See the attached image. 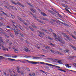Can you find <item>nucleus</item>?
<instances>
[{
  "instance_id": "nucleus-1",
  "label": "nucleus",
  "mask_w": 76,
  "mask_h": 76,
  "mask_svg": "<svg viewBox=\"0 0 76 76\" xmlns=\"http://www.w3.org/2000/svg\"><path fill=\"white\" fill-rule=\"evenodd\" d=\"M55 38H54V39H55L56 41H59L60 42L63 43V44H66V42L63 41V40H61L59 37L56 36V34H55Z\"/></svg>"
},
{
  "instance_id": "nucleus-2",
  "label": "nucleus",
  "mask_w": 76,
  "mask_h": 76,
  "mask_svg": "<svg viewBox=\"0 0 76 76\" xmlns=\"http://www.w3.org/2000/svg\"><path fill=\"white\" fill-rule=\"evenodd\" d=\"M24 60V61H28V63H31V64H39V63H40V64H44V63L41 62H35V61H29L28 60Z\"/></svg>"
},
{
  "instance_id": "nucleus-3",
  "label": "nucleus",
  "mask_w": 76,
  "mask_h": 76,
  "mask_svg": "<svg viewBox=\"0 0 76 76\" xmlns=\"http://www.w3.org/2000/svg\"><path fill=\"white\" fill-rule=\"evenodd\" d=\"M62 34L64 36V37H66V38H67L69 41H71V40H72V39H70V38L69 37V36H67V35L66 34H65L64 33H62Z\"/></svg>"
},
{
  "instance_id": "nucleus-4",
  "label": "nucleus",
  "mask_w": 76,
  "mask_h": 76,
  "mask_svg": "<svg viewBox=\"0 0 76 76\" xmlns=\"http://www.w3.org/2000/svg\"><path fill=\"white\" fill-rule=\"evenodd\" d=\"M17 18H18V19H19V20H20V21H21L22 22H23V23H26L25 22V21H24L23 20H22V18H21L19 17V16H18Z\"/></svg>"
},
{
  "instance_id": "nucleus-5",
  "label": "nucleus",
  "mask_w": 76,
  "mask_h": 76,
  "mask_svg": "<svg viewBox=\"0 0 76 76\" xmlns=\"http://www.w3.org/2000/svg\"><path fill=\"white\" fill-rule=\"evenodd\" d=\"M32 57L33 58V59H36V60H38L39 59L41 58L40 57H38L32 56Z\"/></svg>"
},
{
  "instance_id": "nucleus-6",
  "label": "nucleus",
  "mask_w": 76,
  "mask_h": 76,
  "mask_svg": "<svg viewBox=\"0 0 76 76\" xmlns=\"http://www.w3.org/2000/svg\"><path fill=\"white\" fill-rule=\"evenodd\" d=\"M7 59V60H8V61H16V60L15 59L10 58H8Z\"/></svg>"
},
{
  "instance_id": "nucleus-7",
  "label": "nucleus",
  "mask_w": 76,
  "mask_h": 76,
  "mask_svg": "<svg viewBox=\"0 0 76 76\" xmlns=\"http://www.w3.org/2000/svg\"><path fill=\"white\" fill-rule=\"evenodd\" d=\"M57 63H59V64H63V63L61 62V60H59L58 61Z\"/></svg>"
},
{
  "instance_id": "nucleus-8",
  "label": "nucleus",
  "mask_w": 76,
  "mask_h": 76,
  "mask_svg": "<svg viewBox=\"0 0 76 76\" xmlns=\"http://www.w3.org/2000/svg\"><path fill=\"white\" fill-rule=\"evenodd\" d=\"M32 11V12H33V13H35V12H36V11L34 9H30Z\"/></svg>"
},
{
  "instance_id": "nucleus-9",
  "label": "nucleus",
  "mask_w": 76,
  "mask_h": 76,
  "mask_svg": "<svg viewBox=\"0 0 76 76\" xmlns=\"http://www.w3.org/2000/svg\"><path fill=\"white\" fill-rule=\"evenodd\" d=\"M14 32L15 33V35H18V34H19V32L18 31H16V30L14 31Z\"/></svg>"
},
{
  "instance_id": "nucleus-10",
  "label": "nucleus",
  "mask_w": 76,
  "mask_h": 76,
  "mask_svg": "<svg viewBox=\"0 0 76 76\" xmlns=\"http://www.w3.org/2000/svg\"><path fill=\"white\" fill-rule=\"evenodd\" d=\"M41 15H43V16H47V15H46V14H45V13L43 12H41Z\"/></svg>"
},
{
  "instance_id": "nucleus-11",
  "label": "nucleus",
  "mask_w": 76,
  "mask_h": 76,
  "mask_svg": "<svg viewBox=\"0 0 76 76\" xmlns=\"http://www.w3.org/2000/svg\"><path fill=\"white\" fill-rule=\"evenodd\" d=\"M47 65H48V66H52V67H56V65H54L52 64H46Z\"/></svg>"
},
{
  "instance_id": "nucleus-12",
  "label": "nucleus",
  "mask_w": 76,
  "mask_h": 76,
  "mask_svg": "<svg viewBox=\"0 0 76 76\" xmlns=\"http://www.w3.org/2000/svg\"><path fill=\"white\" fill-rule=\"evenodd\" d=\"M9 34H10V37H12V38H13L14 37V36H13V34H12V33L10 32L9 33Z\"/></svg>"
},
{
  "instance_id": "nucleus-13",
  "label": "nucleus",
  "mask_w": 76,
  "mask_h": 76,
  "mask_svg": "<svg viewBox=\"0 0 76 76\" xmlns=\"http://www.w3.org/2000/svg\"><path fill=\"white\" fill-rule=\"evenodd\" d=\"M17 72L18 73H20V72L19 71V67H18L17 69Z\"/></svg>"
},
{
  "instance_id": "nucleus-14",
  "label": "nucleus",
  "mask_w": 76,
  "mask_h": 76,
  "mask_svg": "<svg viewBox=\"0 0 76 76\" xmlns=\"http://www.w3.org/2000/svg\"><path fill=\"white\" fill-rule=\"evenodd\" d=\"M69 50L68 49H66L64 50V53H69Z\"/></svg>"
},
{
  "instance_id": "nucleus-15",
  "label": "nucleus",
  "mask_w": 76,
  "mask_h": 76,
  "mask_svg": "<svg viewBox=\"0 0 76 76\" xmlns=\"http://www.w3.org/2000/svg\"><path fill=\"white\" fill-rule=\"evenodd\" d=\"M12 4H15V5H17L18 4V3H16L15 2V1H12Z\"/></svg>"
},
{
  "instance_id": "nucleus-16",
  "label": "nucleus",
  "mask_w": 76,
  "mask_h": 76,
  "mask_svg": "<svg viewBox=\"0 0 76 76\" xmlns=\"http://www.w3.org/2000/svg\"><path fill=\"white\" fill-rule=\"evenodd\" d=\"M29 28H30V29H31V31H34L35 32V31H34V29H33V28H32V27H31L29 26Z\"/></svg>"
},
{
  "instance_id": "nucleus-17",
  "label": "nucleus",
  "mask_w": 76,
  "mask_h": 76,
  "mask_svg": "<svg viewBox=\"0 0 76 76\" xmlns=\"http://www.w3.org/2000/svg\"><path fill=\"white\" fill-rule=\"evenodd\" d=\"M0 41L1 42H3V39L1 38V37H0Z\"/></svg>"
},
{
  "instance_id": "nucleus-18",
  "label": "nucleus",
  "mask_w": 76,
  "mask_h": 76,
  "mask_svg": "<svg viewBox=\"0 0 76 76\" xmlns=\"http://www.w3.org/2000/svg\"><path fill=\"white\" fill-rule=\"evenodd\" d=\"M57 15H58V16H59L60 18H63V16H61L60 15V14H59V13H58Z\"/></svg>"
},
{
  "instance_id": "nucleus-19",
  "label": "nucleus",
  "mask_w": 76,
  "mask_h": 76,
  "mask_svg": "<svg viewBox=\"0 0 76 76\" xmlns=\"http://www.w3.org/2000/svg\"><path fill=\"white\" fill-rule=\"evenodd\" d=\"M43 20H46L47 21H48V19L47 18H43Z\"/></svg>"
},
{
  "instance_id": "nucleus-20",
  "label": "nucleus",
  "mask_w": 76,
  "mask_h": 76,
  "mask_svg": "<svg viewBox=\"0 0 76 76\" xmlns=\"http://www.w3.org/2000/svg\"><path fill=\"white\" fill-rule=\"evenodd\" d=\"M53 11L54 12H55L56 13H57V14L58 13V11L56 10H54Z\"/></svg>"
},
{
  "instance_id": "nucleus-21",
  "label": "nucleus",
  "mask_w": 76,
  "mask_h": 76,
  "mask_svg": "<svg viewBox=\"0 0 76 76\" xmlns=\"http://www.w3.org/2000/svg\"><path fill=\"white\" fill-rule=\"evenodd\" d=\"M20 35L22 37H23L24 38L25 37V36H24V35L23 34H20Z\"/></svg>"
},
{
  "instance_id": "nucleus-22",
  "label": "nucleus",
  "mask_w": 76,
  "mask_h": 76,
  "mask_svg": "<svg viewBox=\"0 0 76 76\" xmlns=\"http://www.w3.org/2000/svg\"><path fill=\"white\" fill-rule=\"evenodd\" d=\"M20 73L22 75H24V73H23V71H21Z\"/></svg>"
},
{
  "instance_id": "nucleus-23",
  "label": "nucleus",
  "mask_w": 76,
  "mask_h": 76,
  "mask_svg": "<svg viewBox=\"0 0 76 76\" xmlns=\"http://www.w3.org/2000/svg\"><path fill=\"white\" fill-rule=\"evenodd\" d=\"M18 27L20 29H21V30H22V31H23V30H22V27L21 26H18Z\"/></svg>"
},
{
  "instance_id": "nucleus-24",
  "label": "nucleus",
  "mask_w": 76,
  "mask_h": 76,
  "mask_svg": "<svg viewBox=\"0 0 76 76\" xmlns=\"http://www.w3.org/2000/svg\"><path fill=\"white\" fill-rule=\"evenodd\" d=\"M32 27H33V28H37V27H36V26L34 25H32Z\"/></svg>"
},
{
  "instance_id": "nucleus-25",
  "label": "nucleus",
  "mask_w": 76,
  "mask_h": 76,
  "mask_svg": "<svg viewBox=\"0 0 76 76\" xmlns=\"http://www.w3.org/2000/svg\"><path fill=\"white\" fill-rule=\"evenodd\" d=\"M0 59H4V57L0 56Z\"/></svg>"
},
{
  "instance_id": "nucleus-26",
  "label": "nucleus",
  "mask_w": 76,
  "mask_h": 76,
  "mask_svg": "<svg viewBox=\"0 0 76 76\" xmlns=\"http://www.w3.org/2000/svg\"><path fill=\"white\" fill-rule=\"evenodd\" d=\"M50 51L51 52H52L53 53H55V52L54 51V50H50Z\"/></svg>"
},
{
  "instance_id": "nucleus-27",
  "label": "nucleus",
  "mask_w": 76,
  "mask_h": 76,
  "mask_svg": "<svg viewBox=\"0 0 76 76\" xmlns=\"http://www.w3.org/2000/svg\"><path fill=\"white\" fill-rule=\"evenodd\" d=\"M39 71L41 72H42L43 73H45V71L42 70H39Z\"/></svg>"
},
{
  "instance_id": "nucleus-28",
  "label": "nucleus",
  "mask_w": 76,
  "mask_h": 76,
  "mask_svg": "<svg viewBox=\"0 0 76 76\" xmlns=\"http://www.w3.org/2000/svg\"><path fill=\"white\" fill-rule=\"evenodd\" d=\"M10 15H11V16H12V18H15V16L14 15L11 14H10Z\"/></svg>"
},
{
  "instance_id": "nucleus-29",
  "label": "nucleus",
  "mask_w": 76,
  "mask_h": 76,
  "mask_svg": "<svg viewBox=\"0 0 76 76\" xmlns=\"http://www.w3.org/2000/svg\"><path fill=\"white\" fill-rule=\"evenodd\" d=\"M3 50L4 51H6V48H4Z\"/></svg>"
},
{
  "instance_id": "nucleus-30",
  "label": "nucleus",
  "mask_w": 76,
  "mask_h": 76,
  "mask_svg": "<svg viewBox=\"0 0 76 76\" xmlns=\"http://www.w3.org/2000/svg\"><path fill=\"white\" fill-rule=\"evenodd\" d=\"M4 7H5V8H7V9H9V7H7V6H4Z\"/></svg>"
},
{
  "instance_id": "nucleus-31",
  "label": "nucleus",
  "mask_w": 76,
  "mask_h": 76,
  "mask_svg": "<svg viewBox=\"0 0 76 76\" xmlns=\"http://www.w3.org/2000/svg\"><path fill=\"white\" fill-rule=\"evenodd\" d=\"M46 69H48V70H50V69L49 68V67H48V66H45Z\"/></svg>"
},
{
  "instance_id": "nucleus-32",
  "label": "nucleus",
  "mask_w": 76,
  "mask_h": 76,
  "mask_svg": "<svg viewBox=\"0 0 76 76\" xmlns=\"http://www.w3.org/2000/svg\"><path fill=\"white\" fill-rule=\"evenodd\" d=\"M26 71H29V69L28 68H27L26 69Z\"/></svg>"
},
{
  "instance_id": "nucleus-33",
  "label": "nucleus",
  "mask_w": 76,
  "mask_h": 76,
  "mask_svg": "<svg viewBox=\"0 0 76 76\" xmlns=\"http://www.w3.org/2000/svg\"><path fill=\"white\" fill-rule=\"evenodd\" d=\"M33 17L34 18H35V19H36V20H37V17L36 16H34Z\"/></svg>"
},
{
  "instance_id": "nucleus-34",
  "label": "nucleus",
  "mask_w": 76,
  "mask_h": 76,
  "mask_svg": "<svg viewBox=\"0 0 76 76\" xmlns=\"http://www.w3.org/2000/svg\"><path fill=\"white\" fill-rule=\"evenodd\" d=\"M48 10L49 12H50V13H53V11H51V10Z\"/></svg>"
},
{
  "instance_id": "nucleus-35",
  "label": "nucleus",
  "mask_w": 76,
  "mask_h": 76,
  "mask_svg": "<svg viewBox=\"0 0 76 76\" xmlns=\"http://www.w3.org/2000/svg\"><path fill=\"white\" fill-rule=\"evenodd\" d=\"M50 45H52V46H55V45L54 44H53V43H50Z\"/></svg>"
},
{
  "instance_id": "nucleus-36",
  "label": "nucleus",
  "mask_w": 76,
  "mask_h": 76,
  "mask_svg": "<svg viewBox=\"0 0 76 76\" xmlns=\"http://www.w3.org/2000/svg\"><path fill=\"white\" fill-rule=\"evenodd\" d=\"M59 55H63V53H60L59 52L58 53Z\"/></svg>"
},
{
  "instance_id": "nucleus-37",
  "label": "nucleus",
  "mask_w": 76,
  "mask_h": 76,
  "mask_svg": "<svg viewBox=\"0 0 76 76\" xmlns=\"http://www.w3.org/2000/svg\"><path fill=\"white\" fill-rule=\"evenodd\" d=\"M76 58V56H72V59H73V58Z\"/></svg>"
},
{
  "instance_id": "nucleus-38",
  "label": "nucleus",
  "mask_w": 76,
  "mask_h": 76,
  "mask_svg": "<svg viewBox=\"0 0 76 76\" xmlns=\"http://www.w3.org/2000/svg\"><path fill=\"white\" fill-rule=\"evenodd\" d=\"M62 24H63V25H64L65 26H67V24L64 23H62Z\"/></svg>"
},
{
  "instance_id": "nucleus-39",
  "label": "nucleus",
  "mask_w": 76,
  "mask_h": 76,
  "mask_svg": "<svg viewBox=\"0 0 76 76\" xmlns=\"http://www.w3.org/2000/svg\"><path fill=\"white\" fill-rule=\"evenodd\" d=\"M11 21L13 23H15V21L13 20H11Z\"/></svg>"
},
{
  "instance_id": "nucleus-40",
  "label": "nucleus",
  "mask_w": 76,
  "mask_h": 76,
  "mask_svg": "<svg viewBox=\"0 0 76 76\" xmlns=\"http://www.w3.org/2000/svg\"><path fill=\"white\" fill-rule=\"evenodd\" d=\"M25 51H26V52H28V49H25Z\"/></svg>"
},
{
  "instance_id": "nucleus-41",
  "label": "nucleus",
  "mask_w": 76,
  "mask_h": 76,
  "mask_svg": "<svg viewBox=\"0 0 76 76\" xmlns=\"http://www.w3.org/2000/svg\"><path fill=\"white\" fill-rule=\"evenodd\" d=\"M65 10H66V11L68 12H69V10H67L66 8H65Z\"/></svg>"
},
{
  "instance_id": "nucleus-42",
  "label": "nucleus",
  "mask_w": 76,
  "mask_h": 76,
  "mask_svg": "<svg viewBox=\"0 0 76 76\" xmlns=\"http://www.w3.org/2000/svg\"><path fill=\"white\" fill-rule=\"evenodd\" d=\"M45 32L46 33H48V34L49 33V32H48V31L47 30H46Z\"/></svg>"
},
{
  "instance_id": "nucleus-43",
  "label": "nucleus",
  "mask_w": 76,
  "mask_h": 76,
  "mask_svg": "<svg viewBox=\"0 0 76 76\" xmlns=\"http://www.w3.org/2000/svg\"><path fill=\"white\" fill-rule=\"evenodd\" d=\"M49 31H50V32H53V30L51 29H49Z\"/></svg>"
},
{
  "instance_id": "nucleus-44",
  "label": "nucleus",
  "mask_w": 76,
  "mask_h": 76,
  "mask_svg": "<svg viewBox=\"0 0 76 76\" xmlns=\"http://www.w3.org/2000/svg\"><path fill=\"white\" fill-rule=\"evenodd\" d=\"M40 22L41 23H44V22H43V21H41V20H40Z\"/></svg>"
},
{
  "instance_id": "nucleus-45",
  "label": "nucleus",
  "mask_w": 76,
  "mask_h": 76,
  "mask_svg": "<svg viewBox=\"0 0 76 76\" xmlns=\"http://www.w3.org/2000/svg\"><path fill=\"white\" fill-rule=\"evenodd\" d=\"M47 59H48L49 60H52V59L51 58H47Z\"/></svg>"
},
{
  "instance_id": "nucleus-46",
  "label": "nucleus",
  "mask_w": 76,
  "mask_h": 76,
  "mask_svg": "<svg viewBox=\"0 0 76 76\" xmlns=\"http://www.w3.org/2000/svg\"><path fill=\"white\" fill-rule=\"evenodd\" d=\"M55 53H57V54H58L59 52H58L57 51H56V52H55Z\"/></svg>"
},
{
  "instance_id": "nucleus-47",
  "label": "nucleus",
  "mask_w": 76,
  "mask_h": 76,
  "mask_svg": "<svg viewBox=\"0 0 76 76\" xmlns=\"http://www.w3.org/2000/svg\"><path fill=\"white\" fill-rule=\"evenodd\" d=\"M39 34H40V35H42V32H41V31L40 32L39 31Z\"/></svg>"
},
{
  "instance_id": "nucleus-48",
  "label": "nucleus",
  "mask_w": 76,
  "mask_h": 76,
  "mask_svg": "<svg viewBox=\"0 0 76 76\" xmlns=\"http://www.w3.org/2000/svg\"><path fill=\"white\" fill-rule=\"evenodd\" d=\"M28 5H29L30 6H31V7H32V5H31V4L28 3Z\"/></svg>"
},
{
  "instance_id": "nucleus-49",
  "label": "nucleus",
  "mask_w": 76,
  "mask_h": 76,
  "mask_svg": "<svg viewBox=\"0 0 76 76\" xmlns=\"http://www.w3.org/2000/svg\"><path fill=\"white\" fill-rule=\"evenodd\" d=\"M9 72L10 73H12V71L10 69H9Z\"/></svg>"
},
{
  "instance_id": "nucleus-50",
  "label": "nucleus",
  "mask_w": 76,
  "mask_h": 76,
  "mask_svg": "<svg viewBox=\"0 0 76 76\" xmlns=\"http://www.w3.org/2000/svg\"><path fill=\"white\" fill-rule=\"evenodd\" d=\"M49 22L50 23H52V24H53V22L51 21H49Z\"/></svg>"
},
{
  "instance_id": "nucleus-51",
  "label": "nucleus",
  "mask_w": 76,
  "mask_h": 76,
  "mask_svg": "<svg viewBox=\"0 0 76 76\" xmlns=\"http://www.w3.org/2000/svg\"><path fill=\"white\" fill-rule=\"evenodd\" d=\"M65 66H66V67H67V66H68V64H65Z\"/></svg>"
},
{
  "instance_id": "nucleus-52",
  "label": "nucleus",
  "mask_w": 76,
  "mask_h": 76,
  "mask_svg": "<svg viewBox=\"0 0 76 76\" xmlns=\"http://www.w3.org/2000/svg\"><path fill=\"white\" fill-rule=\"evenodd\" d=\"M46 49H47V50H48V49H50V47H49L47 46Z\"/></svg>"
},
{
  "instance_id": "nucleus-53",
  "label": "nucleus",
  "mask_w": 76,
  "mask_h": 76,
  "mask_svg": "<svg viewBox=\"0 0 76 76\" xmlns=\"http://www.w3.org/2000/svg\"><path fill=\"white\" fill-rule=\"evenodd\" d=\"M52 20L53 22H57L56 20H54L52 19Z\"/></svg>"
},
{
  "instance_id": "nucleus-54",
  "label": "nucleus",
  "mask_w": 76,
  "mask_h": 76,
  "mask_svg": "<svg viewBox=\"0 0 76 76\" xmlns=\"http://www.w3.org/2000/svg\"><path fill=\"white\" fill-rule=\"evenodd\" d=\"M37 21H38V22H40L41 20L39 19H37Z\"/></svg>"
},
{
  "instance_id": "nucleus-55",
  "label": "nucleus",
  "mask_w": 76,
  "mask_h": 76,
  "mask_svg": "<svg viewBox=\"0 0 76 76\" xmlns=\"http://www.w3.org/2000/svg\"><path fill=\"white\" fill-rule=\"evenodd\" d=\"M20 40H21V41H23V39L22 38H20Z\"/></svg>"
},
{
  "instance_id": "nucleus-56",
  "label": "nucleus",
  "mask_w": 76,
  "mask_h": 76,
  "mask_svg": "<svg viewBox=\"0 0 76 76\" xmlns=\"http://www.w3.org/2000/svg\"><path fill=\"white\" fill-rule=\"evenodd\" d=\"M58 22H59V23L60 22V23H62H62H63L61 21H60L58 20Z\"/></svg>"
},
{
  "instance_id": "nucleus-57",
  "label": "nucleus",
  "mask_w": 76,
  "mask_h": 76,
  "mask_svg": "<svg viewBox=\"0 0 76 76\" xmlns=\"http://www.w3.org/2000/svg\"><path fill=\"white\" fill-rule=\"evenodd\" d=\"M58 22H59V23L60 22V23H62H62H63L61 21H60L58 20Z\"/></svg>"
},
{
  "instance_id": "nucleus-58",
  "label": "nucleus",
  "mask_w": 76,
  "mask_h": 76,
  "mask_svg": "<svg viewBox=\"0 0 76 76\" xmlns=\"http://www.w3.org/2000/svg\"><path fill=\"white\" fill-rule=\"evenodd\" d=\"M20 5L21 6H22V7H24V6H23V5H22V4H21Z\"/></svg>"
},
{
  "instance_id": "nucleus-59",
  "label": "nucleus",
  "mask_w": 76,
  "mask_h": 76,
  "mask_svg": "<svg viewBox=\"0 0 76 76\" xmlns=\"http://www.w3.org/2000/svg\"><path fill=\"white\" fill-rule=\"evenodd\" d=\"M49 39H50L51 40H53V39L51 37H50V38H49Z\"/></svg>"
},
{
  "instance_id": "nucleus-60",
  "label": "nucleus",
  "mask_w": 76,
  "mask_h": 76,
  "mask_svg": "<svg viewBox=\"0 0 76 76\" xmlns=\"http://www.w3.org/2000/svg\"><path fill=\"white\" fill-rule=\"evenodd\" d=\"M1 13L2 14H4V12L3 11H1Z\"/></svg>"
},
{
  "instance_id": "nucleus-61",
  "label": "nucleus",
  "mask_w": 76,
  "mask_h": 76,
  "mask_svg": "<svg viewBox=\"0 0 76 76\" xmlns=\"http://www.w3.org/2000/svg\"><path fill=\"white\" fill-rule=\"evenodd\" d=\"M7 28H10V27L9 26H7Z\"/></svg>"
},
{
  "instance_id": "nucleus-62",
  "label": "nucleus",
  "mask_w": 76,
  "mask_h": 76,
  "mask_svg": "<svg viewBox=\"0 0 76 76\" xmlns=\"http://www.w3.org/2000/svg\"><path fill=\"white\" fill-rule=\"evenodd\" d=\"M9 42V39H7V42Z\"/></svg>"
},
{
  "instance_id": "nucleus-63",
  "label": "nucleus",
  "mask_w": 76,
  "mask_h": 76,
  "mask_svg": "<svg viewBox=\"0 0 76 76\" xmlns=\"http://www.w3.org/2000/svg\"><path fill=\"white\" fill-rule=\"evenodd\" d=\"M73 65H74V66H75V67H76V63L74 64Z\"/></svg>"
},
{
  "instance_id": "nucleus-64",
  "label": "nucleus",
  "mask_w": 76,
  "mask_h": 76,
  "mask_svg": "<svg viewBox=\"0 0 76 76\" xmlns=\"http://www.w3.org/2000/svg\"><path fill=\"white\" fill-rule=\"evenodd\" d=\"M75 50H76V47H74V48H73Z\"/></svg>"
}]
</instances>
